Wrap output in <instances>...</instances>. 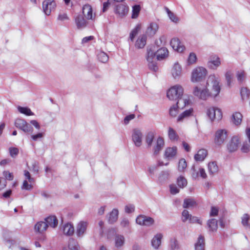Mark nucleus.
Segmentation results:
<instances>
[{"label":"nucleus","mask_w":250,"mask_h":250,"mask_svg":"<svg viewBox=\"0 0 250 250\" xmlns=\"http://www.w3.org/2000/svg\"><path fill=\"white\" fill-rule=\"evenodd\" d=\"M207 84L208 86L210 84L212 87L210 93L207 88L201 89L198 86H195L193 90V95L201 100H206L210 96L215 97L219 94L221 89L219 81L214 75L209 76Z\"/></svg>","instance_id":"nucleus-1"},{"label":"nucleus","mask_w":250,"mask_h":250,"mask_svg":"<svg viewBox=\"0 0 250 250\" xmlns=\"http://www.w3.org/2000/svg\"><path fill=\"white\" fill-rule=\"evenodd\" d=\"M207 74V70L202 66L194 68L191 73V81L193 83L201 82L204 80Z\"/></svg>","instance_id":"nucleus-2"},{"label":"nucleus","mask_w":250,"mask_h":250,"mask_svg":"<svg viewBox=\"0 0 250 250\" xmlns=\"http://www.w3.org/2000/svg\"><path fill=\"white\" fill-rule=\"evenodd\" d=\"M184 93L183 87L176 84L171 87L167 92V97L170 100H176L180 96H182Z\"/></svg>","instance_id":"nucleus-3"},{"label":"nucleus","mask_w":250,"mask_h":250,"mask_svg":"<svg viewBox=\"0 0 250 250\" xmlns=\"http://www.w3.org/2000/svg\"><path fill=\"white\" fill-rule=\"evenodd\" d=\"M227 138V131L224 129H219L215 133L214 143L217 146H221L225 142Z\"/></svg>","instance_id":"nucleus-4"},{"label":"nucleus","mask_w":250,"mask_h":250,"mask_svg":"<svg viewBox=\"0 0 250 250\" xmlns=\"http://www.w3.org/2000/svg\"><path fill=\"white\" fill-rule=\"evenodd\" d=\"M15 125L25 133H33V127L23 119H17L15 122Z\"/></svg>","instance_id":"nucleus-5"},{"label":"nucleus","mask_w":250,"mask_h":250,"mask_svg":"<svg viewBox=\"0 0 250 250\" xmlns=\"http://www.w3.org/2000/svg\"><path fill=\"white\" fill-rule=\"evenodd\" d=\"M207 114L211 121L215 120L219 121L222 117V114L221 110L217 108L210 107L208 109Z\"/></svg>","instance_id":"nucleus-6"},{"label":"nucleus","mask_w":250,"mask_h":250,"mask_svg":"<svg viewBox=\"0 0 250 250\" xmlns=\"http://www.w3.org/2000/svg\"><path fill=\"white\" fill-rule=\"evenodd\" d=\"M240 144L239 137L237 136H233L227 145L228 151L230 153L236 151L238 149Z\"/></svg>","instance_id":"nucleus-7"},{"label":"nucleus","mask_w":250,"mask_h":250,"mask_svg":"<svg viewBox=\"0 0 250 250\" xmlns=\"http://www.w3.org/2000/svg\"><path fill=\"white\" fill-rule=\"evenodd\" d=\"M143 133L139 128H134L132 131V139L137 147L140 146L142 144Z\"/></svg>","instance_id":"nucleus-8"},{"label":"nucleus","mask_w":250,"mask_h":250,"mask_svg":"<svg viewBox=\"0 0 250 250\" xmlns=\"http://www.w3.org/2000/svg\"><path fill=\"white\" fill-rule=\"evenodd\" d=\"M176 100H177V102L175 105L177 106L179 109H181L190 106L192 104L189 96L187 95H183L182 96H180L178 98L176 99Z\"/></svg>","instance_id":"nucleus-9"},{"label":"nucleus","mask_w":250,"mask_h":250,"mask_svg":"<svg viewBox=\"0 0 250 250\" xmlns=\"http://www.w3.org/2000/svg\"><path fill=\"white\" fill-rule=\"evenodd\" d=\"M136 222L140 225L149 227L154 224V220L150 217L140 215L137 217Z\"/></svg>","instance_id":"nucleus-10"},{"label":"nucleus","mask_w":250,"mask_h":250,"mask_svg":"<svg viewBox=\"0 0 250 250\" xmlns=\"http://www.w3.org/2000/svg\"><path fill=\"white\" fill-rule=\"evenodd\" d=\"M56 7V3L54 0H45L42 2L43 11L46 15H49Z\"/></svg>","instance_id":"nucleus-11"},{"label":"nucleus","mask_w":250,"mask_h":250,"mask_svg":"<svg viewBox=\"0 0 250 250\" xmlns=\"http://www.w3.org/2000/svg\"><path fill=\"white\" fill-rule=\"evenodd\" d=\"M88 226V222L81 221L79 222L76 227V234L79 237H82L85 233Z\"/></svg>","instance_id":"nucleus-12"},{"label":"nucleus","mask_w":250,"mask_h":250,"mask_svg":"<svg viewBox=\"0 0 250 250\" xmlns=\"http://www.w3.org/2000/svg\"><path fill=\"white\" fill-rule=\"evenodd\" d=\"M128 10V7L126 5L121 3L116 6L114 12L119 17H123L126 15Z\"/></svg>","instance_id":"nucleus-13"},{"label":"nucleus","mask_w":250,"mask_h":250,"mask_svg":"<svg viewBox=\"0 0 250 250\" xmlns=\"http://www.w3.org/2000/svg\"><path fill=\"white\" fill-rule=\"evenodd\" d=\"M221 64L220 58L216 55H211L208 62V66L211 69H216Z\"/></svg>","instance_id":"nucleus-14"},{"label":"nucleus","mask_w":250,"mask_h":250,"mask_svg":"<svg viewBox=\"0 0 250 250\" xmlns=\"http://www.w3.org/2000/svg\"><path fill=\"white\" fill-rule=\"evenodd\" d=\"M170 45L173 49L178 52H182L185 49L184 45L180 42L179 39L173 38L170 42Z\"/></svg>","instance_id":"nucleus-15"},{"label":"nucleus","mask_w":250,"mask_h":250,"mask_svg":"<svg viewBox=\"0 0 250 250\" xmlns=\"http://www.w3.org/2000/svg\"><path fill=\"white\" fill-rule=\"evenodd\" d=\"M165 145L164 139L161 137H159L156 141L155 145L153 148V154L157 155L160 151L163 149Z\"/></svg>","instance_id":"nucleus-16"},{"label":"nucleus","mask_w":250,"mask_h":250,"mask_svg":"<svg viewBox=\"0 0 250 250\" xmlns=\"http://www.w3.org/2000/svg\"><path fill=\"white\" fill-rule=\"evenodd\" d=\"M147 37L145 34L140 35L135 43V46L138 49L143 48L146 43Z\"/></svg>","instance_id":"nucleus-17"},{"label":"nucleus","mask_w":250,"mask_h":250,"mask_svg":"<svg viewBox=\"0 0 250 250\" xmlns=\"http://www.w3.org/2000/svg\"><path fill=\"white\" fill-rule=\"evenodd\" d=\"M171 73L174 79L179 78L182 75L181 66L178 62L175 63L171 69Z\"/></svg>","instance_id":"nucleus-18"},{"label":"nucleus","mask_w":250,"mask_h":250,"mask_svg":"<svg viewBox=\"0 0 250 250\" xmlns=\"http://www.w3.org/2000/svg\"><path fill=\"white\" fill-rule=\"evenodd\" d=\"M193 109L190 107L188 109H186L184 112L179 114L177 118V122H183L184 119L193 115Z\"/></svg>","instance_id":"nucleus-19"},{"label":"nucleus","mask_w":250,"mask_h":250,"mask_svg":"<svg viewBox=\"0 0 250 250\" xmlns=\"http://www.w3.org/2000/svg\"><path fill=\"white\" fill-rule=\"evenodd\" d=\"M246 134L249 140V143L247 141L243 143L241 148V150L243 153H248L250 150V128L246 129Z\"/></svg>","instance_id":"nucleus-20"},{"label":"nucleus","mask_w":250,"mask_h":250,"mask_svg":"<svg viewBox=\"0 0 250 250\" xmlns=\"http://www.w3.org/2000/svg\"><path fill=\"white\" fill-rule=\"evenodd\" d=\"M177 147L176 146L167 147L165 151V157L169 160L174 157L177 154Z\"/></svg>","instance_id":"nucleus-21"},{"label":"nucleus","mask_w":250,"mask_h":250,"mask_svg":"<svg viewBox=\"0 0 250 250\" xmlns=\"http://www.w3.org/2000/svg\"><path fill=\"white\" fill-rule=\"evenodd\" d=\"M158 29V25L155 22H152L149 24L146 30V34L150 37L153 36Z\"/></svg>","instance_id":"nucleus-22"},{"label":"nucleus","mask_w":250,"mask_h":250,"mask_svg":"<svg viewBox=\"0 0 250 250\" xmlns=\"http://www.w3.org/2000/svg\"><path fill=\"white\" fill-rule=\"evenodd\" d=\"M46 224H47V227L50 226L53 228H56L58 225V219L54 215H51L45 219Z\"/></svg>","instance_id":"nucleus-23"},{"label":"nucleus","mask_w":250,"mask_h":250,"mask_svg":"<svg viewBox=\"0 0 250 250\" xmlns=\"http://www.w3.org/2000/svg\"><path fill=\"white\" fill-rule=\"evenodd\" d=\"M83 15L87 20H92V8L89 4H85L83 8Z\"/></svg>","instance_id":"nucleus-24"},{"label":"nucleus","mask_w":250,"mask_h":250,"mask_svg":"<svg viewBox=\"0 0 250 250\" xmlns=\"http://www.w3.org/2000/svg\"><path fill=\"white\" fill-rule=\"evenodd\" d=\"M207 226L210 232H216L218 229V221L214 218L209 219L207 222Z\"/></svg>","instance_id":"nucleus-25"},{"label":"nucleus","mask_w":250,"mask_h":250,"mask_svg":"<svg viewBox=\"0 0 250 250\" xmlns=\"http://www.w3.org/2000/svg\"><path fill=\"white\" fill-rule=\"evenodd\" d=\"M75 22L78 28L81 29L86 26V21L83 15H79L75 18Z\"/></svg>","instance_id":"nucleus-26"},{"label":"nucleus","mask_w":250,"mask_h":250,"mask_svg":"<svg viewBox=\"0 0 250 250\" xmlns=\"http://www.w3.org/2000/svg\"><path fill=\"white\" fill-rule=\"evenodd\" d=\"M242 117L243 116L240 112H236L232 114L231 121L235 125H239L242 122Z\"/></svg>","instance_id":"nucleus-27"},{"label":"nucleus","mask_w":250,"mask_h":250,"mask_svg":"<svg viewBox=\"0 0 250 250\" xmlns=\"http://www.w3.org/2000/svg\"><path fill=\"white\" fill-rule=\"evenodd\" d=\"M205 245L204 237L200 235L198 238L197 242L195 244V250H205Z\"/></svg>","instance_id":"nucleus-28"},{"label":"nucleus","mask_w":250,"mask_h":250,"mask_svg":"<svg viewBox=\"0 0 250 250\" xmlns=\"http://www.w3.org/2000/svg\"><path fill=\"white\" fill-rule=\"evenodd\" d=\"M163 237L162 234H156L152 239L151 241V245L152 247L155 249H158L161 243V239Z\"/></svg>","instance_id":"nucleus-29"},{"label":"nucleus","mask_w":250,"mask_h":250,"mask_svg":"<svg viewBox=\"0 0 250 250\" xmlns=\"http://www.w3.org/2000/svg\"><path fill=\"white\" fill-rule=\"evenodd\" d=\"M63 231L65 235L71 236L74 232V228L71 223H66L63 227Z\"/></svg>","instance_id":"nucleus-30"},{"label":"nucleus","mask_w":250,"mask_h":250,"mask_svg":"<svg viewBox=\"0 0 250 250\" xmlns=\"http://www.w3.org/2000/svg\"><path fill=\"white\" fill-rule=\"evenodd\" d=\"M168 51L166 48H161L156 52L157 60H162L165 59L168 55Z\"/></svg>","instance_id":"nucleus-31"},{"label":"nucleus","mask_w":250,"mask_h":250,"mask_svg":"<svg viewBox=\"0 0 250 250\" xmlns=\"http://www.w3.org/2000/svg\"><path fill=\"white\" fill-rule=\"evenodd\" d=\"M208 152L206 149H200L194 156V159L196 161H203L207 155Z\"/></svg>","instance_id":"nucleus-32"},{"label":"nucleus","mask_w":250,"mask_h":250,"mask_svg":"<svg viewBox=\"0 0 250 250\" xmlns=\"http://www.w3.org/2000/svg\"><path fill=\"white\" fill-rule=\"evenodd\" d=\"M118 210L116 208H114L112 211L109 213L108 218V222L110 224H113L118 219Z\"/></svg>","instance_id":"nucleus-33"},{"label":"nucleus","mask_w":250,"mask_h":250,"mask_svg":"<svg viewBox=\"0 0 250 250\" xmlns=\"http://www.w3.org/2000/svg\"><path fill=\"white\" fill-rule=\"evenodd\" d=\"M47 229V224L45 222L41 221L38 222L35 226V230L40 233H42Z\"/></svg>","instance_id":"nucleus-34"},{"label":"nucleus","mask_w":250,"mask_h":250,"mask_svg":"<svg viewBox=\"0 0 250 250\" xmlns=\"http://www.w3.org/2000/svg\"><path fill=\"white\" fill-rule=\"evenodd\" d=\"M155 136L154 132L150 131L147 133L146 136L145 140L148 147L152 145Z\"/></svg>","instance_id":"nucleus-35"},{"label":"nucleus","mask_w":250,"mask_h":250,"mask_svg":"<svg viewBox=\"0 0 250 250\" xmlns=\"http://www.w3.org/2000/svg\"><path fill=\"white\" fill-rule=\"evenodd\" d=\"M208 170L210 175H213L214 173L217 172L218 167L216 162H212L208 164Z\"/></svg>","instance_id":"nucleus-36"},{"label":"nucleus","mask_w":250,"mask_h":250,"mask_svg":"<svg viewBox=\"0 0 250 250\" xmlns=\"http://www.w3.org/2000/svg\"><path fill=\"white\" fill-rule=\"evenodd\" d=\"M250 216L248 213L244 214L241 217V223L246 229H250Z\"/></svg>","instance_id":"nucleus-37"},{"label":"nucleus","mask_w":250,"mask_h":250,"mask_svg":"<svg viewBox=\"0 0 250 250\" xmlns=\"http://www.w3.org/2000/svg\"><path fill=\"white\" fill-rule=\"evenodd\" d=\"M115 246L120 248L123 246L125 243V237L123 235L117 234L115 238Z\"/></svg>","instance_id":"nucleus-38"},{"label":"nucleus","mask_w":250,"mask_h":250,"mask_svg":"<svg viewBox=\"0 0 250 250\" xmlns=\"http://www.w3.org/2000/svg\"><path fill=\"white\" fill-rule=\"evenodd\" d=\"M141 28V25L137 24L135 27L132 30L129 35V39L131 42H133L134 38L140 32Z\"/></svg>","instance_id":"nucleus-39"},{"label":"nucleus","mask_w":250,"mask_h":250,"mask_svg":"<svg viewBox=\"0 0 250 250\" xmlns=\"http://www.w3.org/2000/svg\"><path fill=\"white\" fill-rule=\"evenodd\" d=\"M196 205V202L193 199L187 198L184 201L183 207L184 208H189Z\"/></svg>","instance_id":"nucleus-40"},{"label":"nucleus","mask_w":250,"mask_h":250,"mask_svg":"<svg viewBox=\"0 0 250 250\" xmlns=\"http://www.w3.org/2000/svg\"><path fill=\"white\" fill-rule=\"evenodd\" d=\"M192 215L189 214L188 210L184 209L182 213L181 220L183 222L186 223L190 221V218H191Z\"/></svg>","instance_id":"nucleus-41"},{"label":"nucleus","mask_w":250,"mask_h":250,"mask_svg":"<svg viewBox=\"0 0 250 250\" xmlns=\"http://www.w3.org/2000/svg\"><path fill=\"white\" fill-rule=\"evenodd\" d=\"M155 56H156V52L155 50H152L151 47H147V61H150L151 60H154Z\"/></svg>","instance_id":"nucleus-42"},{"label":"nucleus","mask_w":250,"mask_h":250,"mask_svg":"<svg viewBox=\"0 0 250 250\" xmlns=\"http://www.w3.org/2000/svg\"><path fill=\"white\" fill-rule=\"evenodd\" d=\"M18 109L20 113L25 114L27 116H31L34 115V113L31 111L30 109L27 107H21L19 106L18 107Z\"/></svg>","instance_id":"nucleus-43"},{"label":"nucleus","mask_w":250,"mask_h":250,"mask_svg":"<svg viewBox=\"0 0 250 250\" xmlns=\"http://www.w3.org/2000/svg\"><path fill=\"white\" fill-rule=\"evenodd\" d=\"M177 183L178 187L180 188H184L187 185V180L183 176H180L177 179Z\"/></svg>","instance_id":"nucleus-44"},{"label":"nucleus","mask_w":250,"mask_h":250,"mask_svg":"<svg viewBox=\"0 0 250 250\" xmlns=\"http://www.w3.org/2000/svg\"><path fill=\"white\" fill-rule=\"evenodd\" d=\"M240 93L243 100H248L250 95V91L247 87H243L241 88Z\"/></svg>","instance_id":"nucleus-45"},{"label":"nucleus","mask_w":250,"mask_h":250,"mask_svg":"<svg viewBox=\"0 0 250 250\" xmlns=\"http://www.w3.org/2000/svg\"><path fill=\"white\" fill-rule=\"evenodd\" d=\"M168 135V137L171 141L177 140L179 138L176 131L171 127H169Z\"/></svg>","instance_id":"nucleus-46"},{"label":"nucleus","mask_w":250,"mask_h":250,"mask_svg":"<svg viewBox=\"0 0 250 250\" xmlns=\"http://www.w3.org/2000/svg\"><path fill=\"white\" fill-rule=\"evenodd\" d=\"M187 167L186 160L184 158L181 159L178 163V169L180 172H183Z\"/></svg>","instance_id":"nucleus-47"},{"label":"nucleus","mask_w":250,"mask_h":250,"mask_svg":"<svg viewBox=\"0 0 250 250\" xmlns=\"http://www.w3.org/2000/svg\"><path fill=\"white\" fill-rule=\"evenodd\" d=\"M120 226L122 228L130 230V222L129 220L126 218H123L120 222Z\"/></svg>","instance_id":"nucleus-48"},{"label":"nucleus","mask_w":250,"mask_h":250,"mask_svg":"<svg viewBox=\"0 0 250 250\" xmlns=\"http://www.w3.org/2000/svg\"><path fill=\"white\" fill-rule=\"evenodd\" d=\"M68 247L69 250H80L79 244L73 239L70 240Z\"/></svg>","instance_id":"nucleus-49"},{"label":"nucleus","mask_w":250,"mask_h":250,"mask_svg":"<svg viewBox=\"0 0 250 250\" xmlns=\"http://www.w3.org/2000/svg\"><path fill=\"white\" fill-rule=\"evenodd\" d=\"M97 56L99 60L102 62L105 63L108 60V55L104 52H99Z\"/></svg>","instance_id":"nucleus-50"},{"label":"nucleus","mask_w":250,"mask_h":250,"mask_svg":"<svg viewBox=\"0 0 250 250\" xmlns=\"http://www.w3.org/2000/svg\"><path fill=\"white\" fill-rule=\"evenodd\" d=\"M140 10L141 7L139 5H135L134 6H133L132 7V18H137L139 15Z\"/></svg>","instance_id":"nucleus-51"},{"label":"nucleus","mask_w":250,"mask_h":250,"mask_svg":"<svg viewBox=\"0 0 250 250\" xmlns=\"http://www.w3.org/2000/svg\"><path fill=\"white\" fill-rule=\"evenodd\" d=\"M148 66L151 70L154 72H156L158 70V67L157 65L156 62L154 61V60H151L150 61H147Z\"/></svg>","instance_id":"nucleus-52"},{"label":"nucleus","mask_w":250,"mask_h":250,"mask_svg":"<svg viewBox=\"0 0 250 250\" xmlns=\"http://www.w3.org/2000/svg\"><path fill=\"white\" fill-rule=\"evenodd\" d=\"M178 109L179 108L175 104L172 105L169 109V115L173 117H175L178 113Z\"/></svg>","instance_id":"nucleus-53"},{"label":"nucleus","mask_w":250,"mask_h":250,"mask_svg":"<svg viewBox=\"0 0 250 250\" xmlns=\"http://www.w3.org/2000/svg\"><path fill=\"white\" fill-rule=\"evenodd\" d=\"M232 74L230 71H228L225 74V78L227 81V85L229 87L231 86L232 83Z\"/></svg>","instance_id":"nucleus-54"},{"label":"nucleus","mask_w":250,"mask_h":250,"mask_svg":"<svg viewBox=\"0 0 250 250\" xmlns=\"http://www.w3.org/2000/svg\"><path fill=\"white\" fill-rule=\"evenodd\" d=\"M196 60L197 58L195 54L190 53L188 59V63L189 64H193L196 62Z\"/></svg>","instance_id":"nucleus-55"},{"label":"nucleus","mask_w":250,"mask_h":250,"mask_svg":"<svg viewBox=\"0 0 250 250\" xmlns=\"http://www.w3.org/2000/svg\"><path fill=\"white\" fill-rule=\"evenodd\" d=\"M237 80L240 83H242L245 78V74L244 71H238L236 73Z\"/></svg>","instance_id":"nucleus-56"},{"label":"nucleus","mask_w":250,"mask_h":250,"mask_svg":"<svg viewBox=\"0 0 250 250\" xmlns=\"http://www.w3.org/2000/svg\"><path fill=\"white\" fill-rule=\"evenodd\" d=\"M170 245L172 250H177L179 248L178 241L176 239H172L170 240Z\"/></svg>","instance_id":"nucleus-57"},{"label":"nucleus","mask_w":250,"mask_h":250,"mask_svg":"<svg viewBox=\"0 0 250 250\" xmlns=\"http://www.w3.org/2000/svg\"><path fill=\"white\" fill-rule=\"evenodd\" d=\"M191 176L193 179H196L199 177V168H195L194 166L191 167Z\"/></svg>","instance_id":"nucleus-58"},{"label":"nucleus","mask_w":250,"mask_h":250,"mask_svg":"<svg viewBox=\"0 0 250 250\" xmlns=\"http://www.w3.org/2000/svg\"><path fill=\"white\" fill-rule=\"evenodd\" d=\"M44 135V133L39 132L36 134L32 135L31 137L33 141H37L38 139L43 138Z\"/></svg>","instance_id":"nucleus-59"},{"label":"nucleus","mask_w":250,"mask_h":250,"mask_svg":"<svg viewBox=\"0 0 250 250\" xmlns=\"http://www.w3.org/2000/svg\"><path fill=\"white\" fill-rule=\"evenodd\" d=\"M9 153L12 157H15L19 153V149L16 147H10Z\"/></svg>","instance_id":"nucleus-60"},{"label":"nucleus","mask_w":250,"mask_h":250,"mask_svg":"<svg viewBox=\"0 0 250 250\" xmlns=\"http://www.w3.org/2000/svg\"><path fill=\"white\" fill-rule=\"evenodd\" d=\"M189 223H197L200 225H202V221L198 217L194 216H192L191 218H190V221Z\"/></svg>","instance_id":"nucleus-61"},{"label":"nucleus","mask_w":250,"mask_h":250,"mask_svg":"<svg viewBox=\"0 0 250 250\" xmlns=\"http://www.w3.org/2000/svg\"><path fill=\"white\" fill-rule=\"evenodd\" d=\"M170 192L172 194H176L179 192V189L175 185L172 184L169 186Z\"/></svg>","instance_id":"nucleus-62"},{"label":"nucleus","mask_w":250,"mask_h":250,"mask_svg":"<svg viewBox=\"0 0 250 250\" xmlns=\"http://www.w3.org/2000/svg\"><path fill=\"white\" fill-rule=\"evenodd\" d=\"M32 188L33 186L30 184H28V182L26 180H24L23 181L21 187L22 189L29 190L32 189Z\"/></svg>","instance_id":"nucleus-63"},{"label":"nucleus","mask_w":250,"mask_h":250,"mask_svg":"<svg viewBox=\"0 0 250 250\" xmlns=\"http://www.w3.org/2000/svg\"><path fill=\"white\" fill-rule=\"evenodd\" d=\"M135 117V116L134 114H131L129 115L126 116L124 120V123L125 125H127L130 121L131 120L134 119Z\"/></svg>","instance_id":"nucleus-64"}]
</instances>
